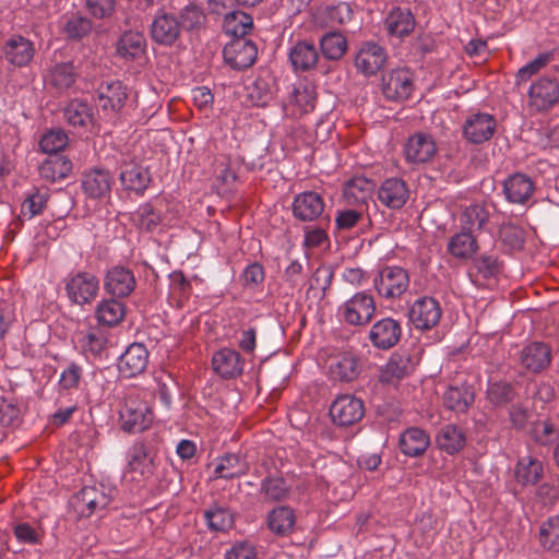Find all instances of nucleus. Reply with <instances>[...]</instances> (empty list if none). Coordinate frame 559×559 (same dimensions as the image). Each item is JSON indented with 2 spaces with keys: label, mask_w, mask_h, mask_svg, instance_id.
<instances>
[{
  "label": "nucleus",
  "mask_w": 559,
  "mask_h": 559,
  "mask_svg": "<svg viewBox=\"0 0 559 559\" xmlns=\"http://www.w3.org/2000/svg\"><path fill=\"white\" fill-rule=\"evenodd\" d=\"M49 193L47 190L35 189L27 198L23 201L21 206V214L32 218L43 212L46 207Z\"/></svg>",
  "instance_id": "55"
},
{
  "label": "nucleus",
  "mask_w": 559,
  "mask_h": 559,
  "mask_svg": "<svg viewBox=\"0 0 559 559\" xmlns=\"http://www.w3.org/2000/svg\"><path fill=\"white\" fill-rule=\"evenodd\" d=\"M122 429L128 432H141L150 427L153 413L145 402L128 399L120 409Z\"/></svg>",
  "instance_id": "7"
},
{
  "label": "nucleus",
  "mask_w": 559,
  "mask_h": 559,
  "mask_svg": "<svg viewBox=\"0 0 559 559\" xmlns=\"http://www.w3.org/2000/svg\"><path fill=\"white\" fill-rule=\"evenodd\" d=\"M329 370L332 379L350 382L360 374L361 366L354 354L344 353L333 359Z\"/></svg>",
  "instance_id": "30"
},
{
  "label": "nucleus",
  "mask_w": 559,
  "mask_h": 559,
  "mask_svg": "<svg viewBox=\"0 0 559 559\" xmlns=\"http://www.w3.org/2000/svg\"><path fill=\"white\" fill-rule=\"evenodd\" d=\"M115 489L103 484L84 486L72 498L74 509L82 516H91L108 507L114 497Z\"/></svg>",
  "instance_id": "2"
},
{
  "label": "nucleus",
  "mask_w": 559,
  "mask_h": 559,
  "mask_svg": "<svg viewBox=\"0 0 559 559\" xmlns=\"http://www.w3.org/2000/svg\"><path fill=\"white\" fill-rule=\"evenodd\" d=\"M436 143L430 135L416 133L404 145L406 160L413 164L429 162L436 154Z\"/></svg>",
  "instance_id": "26"
},
{
  "label": "nucleus",
  "mask_w": 559,
  "mask_h": 559,
  "mask_svg": "<svg viewBox=\"0 0 559 559\" xmlns=\"http://www.w3.org/2000/svg\"><path fill=\"white\" fill-rule=\"evenodd\" d=\"M415 16L407 8L394 7L384 19L388 35L397 38L408 36L415 28Z\"/></svg>",
  "instance_id": "28"
},
{
  "label": "nucleus",
  "mask_w": 559,
  "mask_h": 559,
  "mask_svg": "<svg viewBox=\"0 0 559 559\" xmlns=\"http://www.w3.org/2000/svg\"><path fill=\"white\" fill-rule=\"evenodd\" d=\"M489 219V212L484 204L475 203L466 206L460 217L463 230L469 233L481 230Z\"/></svg>",
  "instance_id": "42"
},
{
  "label": "nucleus",
  "mask_w": 559,
  "mask_h": 559,
  "mask_svg": "<svg viewBox=\"0 0 559 559\" xmlns=\"http://www.w3.org/2000/svg\"><path fill=\"white\" fill-rule=\"evenodd\" d=\"M247 88L248 96L254 106L264 107L273 98V88L266 79L258 78Z\"/></svg>",
  "instance_id": "54"
},
{
  "label": "nucleus",
  "mask_w": 559,
  "mask_h": 559,
  "mask_svg": "<svg viewBox=\"0 0 559 559\" xmlns=\"http://www.w3.org/2000/svg\"><path fill=\"white\" fill-rule=\"evenodd\" d=\"M76 73L71 62H64L55 66L49 75L50 84L60 90H67L75 82Z\"/></svg>",
  "instance_id": "52"
},
{
  "label": "nucleus",
  "mask_w": 559,
  "mask_h": 559,
  "mask_svg": "<svg viewBox=\"0 0 559 559\" xmlns=\"http://www.w3.org/2000/svg\"><path fill=\"white\" fill-rule=\"evenodd\" d=\"M365 414L364 403L350 394L338 396L330 407L332 420L338 426H352Z\"/></svg>",
  "instance_id": "12"
},
{
  "label": "nucleus",
  "mask_w": 559,
  "mask_h": 559,
  "mask_svg": "<svg viewBox=\"0 0 559 559\" xmlns=\"http://www.w3.org/2000/svg\"><path fill=\"white\" fill-rule=\"evenodd\" d=\"M97 99L102 109L118 112L128 99V88L119 80L103 82L97 88Z\"/></svg>",
  "instance_id": "25"
},
{
  "label": "nucleus",
  "mask_w": 559,
  "mask_h": 559,
  "mask_svg": "<svg viewBox=\"0 0 559 559\" xmlns=\"http://www.w3.org/2000/svg\"><path fill=\"white\" fill-rule=\"evenodd\" d=\"M430 444L429 436L419 428L413 427L406 429L399 439V447L406 456H421Z\"/></svg>",
  "instance_id": "31"
},
{
  "label": "nucleus",
  "mask_w": 559,
  "mask_h": 559,
  "mask_svg": "<svg viewBox=\"0 0 559 559\" xmlns=\"http://www.w3.org/2000/svg\"><path fill=\"white\" fill-rule=\"evenodd\" d=\"M374 183L364 176H355L344 187L345 201L352 205H364L373 191Z\"/></svg>",
  "instance_id": "34"
},
{
  "label": "nucleus",
  "mask_w": 559,
  "mask_h": 559,
  "mask_svg": "<svg viewBox=\"0 0 559 559\" xmlns=\"http://www.w3.org/2000/svg\"><path fill=\"white\" fill-rule=\"evenodd\" d=\"M539 543L549 551H559V516L549 518L540 525Z\"/></svg>",
  "instance_id": "51"
},
{
  "label": "nucleus",
  "mask_w": 559,
  "mask_h": 559,
  "mask_svg": "<svg viewBox=\"0 0 559 559\" xmlns=\"http://www.w3.org/2000/svg\"><path fill=\"white\" fill-rule=\"evenodd\" d=\"M296 522L294 510L288 507H277L273 509L267 516L270 530L281 536H286L293 532Z\"/></svg>",
  "instance_id": "41"
},
{
  "label": "nucleus",
  "mask_w": 559,
  "mask_h": 559,
  "mask_svg": "<svg viewBox=\"0 0 559 559\" xmlns=\"http://www.w3.org/2000/svg\"><path fill=\"white\" fill-rule=\"evenodd\" d=\"M180 27L187 31H192L194 28L200 27L205 16L198 5L188 2L187 4H185L180 12Z\"/></svg>",
  "instance_id": "59"
},
{
  "label": "nucleus",
  "mask_w": 559,
  "mask_h": 559,
  "mask_svg": "<svg viewBox=\"0 0 559 559\" xmlns=\"http://www.w3.org/2000/svg\"><path fill=\"white\" fill-rule=\"evenodd\" d=\"M245 361L241 355L231 348L217 350L212 358L214 371L224 379H234L243 371Z\"/></svg>",
  "instance_id": "27"
},
{
  "label": "nucleus",
  "mask_w": 559,
  "mask_h": 559,
  "mask_svg": "<svg viewBox=\"0 0 559 559\" xmlns=\"http://www.w3.org/2000/svg\"><path fill=\"white\" fill-rule=\"evenodd\" d=\"M145 47V37L138 31L124 32L117 41V52L124 59L140 58L144 53Z\"/></svg>",
  "instance_id": "36"
},
{
  "label": "nucleus",
  "mask_w": 559,
  "mask_h": 559,
  "mask_svg": "<svg viewBox=\"0 0 559 559\" xmlns=\"http://www.w3.org/2000/svg\"><path fill=\"white\" fill-rule=\"evenodd\" d=\"M223 56L230 68L242 71L255 62L258 48L250 39L234 38L224 47Z\"/></svg>",
  "instance_id": "5"
},
{
  "label": "nucleus",
  "mask_w": 559,
  "mask_h": 559,
  "mask_svg": "<svg viewBox=\"0 0 559 559\" xmlns=\"http://www.w3.org/2000/svg\"><path fill=\"white\" fill-rule=\"evenodd\" d=\"M343 320L354 326L369 323L376 312V302L371 295L359 292L340 307Z\"/></svg>",
  "instance_id": "4"
},
{
  "label": "nucleus",
  "mask_w": 559,
  "mask_h": 559,
  "mask_svg": "<svg viewBox=\"0 0 559 559\" xmlns=\"http://www.w3.org/2000/svg\"><path fill=\"white\" fill-rule=\"evenodd\" d=\"M249 471L248 462L238 454L228 453L219 459L215 466L216 478L233 479L246 475Z\"/></svg>",
  "instance_id": "37"
},
{
  "label": "nucleus",
  "mask_w": 559,
  "mask_h": 559,
  "mask_svg": "<svg viewBox=\"0 0 559 559\" xmlns=\"http://www.w3.org/2000/svg\"><path fill=\"white\" fill-rule=\"evenodd\" d=\"M132 219L140 229L151 231L160 224L162 216L152 204L144 203L132 214Z\"/></svg>",
  "instance_id": "53"
},
{
  "label": "nucleus",
  "mask_w": 559,
  "mask_h": 559,
  "mask_svg": "<svg viewBox=\"0 0 559 559\" xmlns=\"http://www.w3.org/2000/svg\"><path fill=\"white\" fill-rule=\"evenodd\" d=\"M535 191V185L531 177L522 173L510 175L503 181V194L512 204L525 205Z\"/></svg>",
  "instance_id": "19"
},
{
  "label": "nucleus",
  "mask_w": 559,
  "mask_h": 559,
  "mask_svg": "<svg viewBox=\"0 0 559 559\" xmlns=\"http://www.w3.org/2000/svg\"><path fill=\"white\" fill-rule=\"evenodd\" d=\"M362 217L364 212L361 209L338 211L335 217V224L340 230H349L355 227Z\"/></svg>",
  "instance_id": "62"
},
{
  "label": "nucleus",
  "mask_w": 559,
  "mask_h": 559,
  "mask_svg": "<svg viewBox=\"0 0 559 559\" xmlns=\"http://www.w3.org/2000/svg\"><path fill=\"white\" fill-rule=\"evenodd\" d=\"M92 21L87 17L76 15L72 16L64 25V33L70 39H82L92 31Z\"/></svg>",
  "instance_id": "57"
},
{
  "label": "nucleus",
  "mask_w": 559,
  "mask_h": 559,
  "mask_svg": "<svg viewBox=\"0 0 559 559\" xmlns=\"http://www.w3.org/2000/svg\"><path fill=\"white\" fill-rule=\"evenodd\" d=\"M500 240L510 249H521L524 243V231L513 224H506L499 230Z\"/></svg>",
  "instance_id": "58"
},
{
  "label": "nucleus",
  "mask_w": 559,
  "mask_h": 559,
  "mask_svg": "<svg viewBox=\"0 0 559 559\" xmlns=\"http://www.w3.org/2000/svg\"><path fill=\"white\" fill-rule=\"evenodd\" d=\"M314 91L304 84L292 85L288 92L287 105L297 109V114L302 115L314 108Z\"/></svg>",
  "instance_id": "44"
},
{
  "label": "nucleus",
  "mask_w": 559,
  "mask_h": 559,
  "mask_svg": "<svg viewBox=\"0 0 559 559\" xmlns=\"http://www.w3.org/2000/svg\"><path fill=\"white\" fill-rule=\"evenodd\" d=\"M550 61L549 53H542L537 56L534 60L522 67L515 78V84L520 85L522 83L527 82L534 74L538 73L543 68H545Z\"/></svg>",
  "instance_id": "60"
},
{
  "label": "nucleus",
  "mask_w": 559,
  "mask_h": 559,
  "mask_svg": "<svg viewBox=\"0 0 559 559\" xmlns=\"http://www.w3.org/2000/svg\"><path fill=\"white\" fill-rule=\"evenodd\" d=\"M119 169V180L123 189L136 194H143L151 182L148 169L132 159H123Z\"/></svg>",
  "instance_id": "15"
},
{
  "label": "nucleus",
  "mask_w": 559,
  "mask_h": 559,
  "mask_svg": "<svg viewBox=\"0 0 559 559\" xmlns=\"http://www.w3.org/2000/svg\"><path fill=\"white\" fill-rule=\"evenodd\" d=\"M388 55L383 47L373 43H364L355 56L354 64L358 72L371 76L382 70L386 63Z\"/></svg>",
  "instance_id": "11"
},
{
  "label": "nucleus",
  "mask_w": 559,
  "mask_h": 559,
  "mask_svg": "<svg viewBox=\"0 0 559 559\" xmlns=\"http://www.w3.org/2000/svg\"><path fill=\"white\" fill-rule=\"evenodd\" d=\"M487 400L495 406H503L518 397L515 386L507 381H496L488 384Z\"/></svg>",
  "instance_id": "48"
},
{
  "label": "nucleus",
  "mask_w": 559,
  "mask_h": 559,
  "mask_svg": "<svg viewBox=\"0 0 559 559\" xmlns=\"http://www.w3.org/2000/svg\"><path fill=\"white\" fill-rule=\"evenodd\" d=\"M68 145V135L63 130L52 129L43 134L39 146L40 150L48 154L53 155L62 151Z\"/></svg>",
  "instance_id": "56"
},
{
  "label": "nucleus",
  "mask_w": 559,
  "mask_h": 559,
  "mask_svg": "<svg viewBox=\"0 0 559 559\" xmlns=\"http://www.w3.org/2000/svg\"><path fill=\"white\" fill-rule=\"evenodd\" d=\"M289 485L281 476H267L261 483V493L269 502L285 500L289 496Z\"/></svg>",
  "instance_id": "47"
},
{
  "label": "nucleus",
  "mask_w": 559,
  "mask_h": 559,
  "mask_svg": "<svg viewBox=\"0 0 559 559\" xmlns=\"http://www.w3.org/2000/svg\"><path fill=\"white\" fill-rule=\"evenodd\" d=\"M520 361L526 370L538 373L550 365L551 350L545 343L533 342L521 350Z\"/></svg>",
  "instance_id": "29"
},
{
  "label": "nucleus",
  "mask_w": 559,
  "mask_h": 559,
  "mask_svg": "<svg viewBox=\"0 0 559 559\" xmlns=\"http://www.w3.org/2000/svg\"><path fill=\"white\" fill-rule=\"evenodd\" d=\"M418 360L409 353H395L381 370L382 383H394L409 376L416 368Z\"/></svg>",
  "instance_id": "21"
},
{
  "label": "nucleus",
  "mask_w": 559,
  "mask_h": 559,
  "mask_svg": "<svg viewBox=\"0 0 559 559\" xmlns=\"http://www.w3.org/2000/svg\"><path fill=\"white\" fill-rule=\"evenodd\" d=\"M442 401L447 409L456 414H464L475 402L474 385L466 381H456L444 391Z\"/></svg>",
  "instance_id": "16"
},
{
  "label": "nucleus",
  "mask_w": 559,
  "mask_h": 559,
  "mask_svg": "<svg viewBox=\"0 0 559 559\" xmlns=\"http://www.w3.org/2000/svg\"><path fill=\"white\" fill-rule=\"evenodd\" d=\"M324 211L322 197L314 191H305L294 198L293 214L301 222H312L319 218Z\"/></svg>",
  "instance_id": "22"
},
{
  "label": "nucleus",
  "mask_w": 559,
  "mask_h": 559,
  "mask_svg": "<svg viewBox=\"0 0 559 559\" xmlns=\"http://www.w3.org/2000/svg\"><path fill=\"white\" fill-rule=\"evenodd\" d=\"M465 442L463 430L451 424L443 426L436 437L438 448L451 455L463 450Z\"/></svg>",
  "instance_id": "35"
},
{
  "label": "nucleus",
  "mask_w": 559,
  "mask_h": 559,
  "mask_svg": "<svg viewBox=\"0 0 559 559\" xmlns=\"http://www.w3.org/2000/svg\"><path fill=\"white\" fill-rule=\"evenodd\" d=\"M3 58L16 68L26 67L35 55L34 43L22 35H12L3 45Z\"/></svg>",
  "instance_id": "17"
},
{
  "label": "nucleus",
  "mask_w": 559,
  "mask_h": 559,
  "mask_svg": "<svg viewBox=\"0 0 559 559\" xmlns=\"http://www.w3.org/2000/svg\"><path fill=\"white\" fill-rule=\"evenodd\" d=\"M255 547L247 540L236 542L225 552V559H257Z\"/></svg>",
  "instance_id": "64"
},
{
  "label": "nucleus",
  "mask_w": 559,
  "mask_h": 559,
  "mask_svg": "<svg viewBox=\"0 0 559 559\" xmlns=\"http://www.w3.org/2000/svg\"><path fill=\"white\" fill-rule=\"evenodd\" d=\"M467 230L455 234L448 243L449 252L459 259H469L477 251L476 238Z\"/></svg>",
  "instance_id": "43"
},
{
  "label": "nucleus",
  "mask_w": 559,
  "mask_h": 559,
  "mask_svg": "<svg viewBox=\"0 0 559 559\" xmlns=\"http://www.w3.org/2000/svg\"><path fill=\"white\" fill-rule=\"evenodd\" d=\"M120 298L104 299L96 308V317L100 324L115 326L119 324L126 316V305Z\"/></svg>",
  "instance_id": "40"
},
{
  "label": "nucleus",
  "mask_w": 559,
  "mask_h": 559,
  "mask_svg": "<svg viewBox=\"0 0 559 559\" xmlns=\"http://www.w3.org/2000/svg\"><path fill=\"white\" fill-rule=\"evenodd\" d=\"M180 23L170 13L159 12L151 24L152 39L163 46H173L179 38Z\"/></svg>",
  "instance_id": "18"
},
{
  "label": "nucleus",
  "mask_w": 559,
  "mask_h": 559,
  "mask_svg": "<svg viewBox=\"0 0 559 559\" xmlns=\"http://www.w3.org/2000/svg\"><path fill=\"white\" fill-rule=\"evenodd\" d=\"M408 285V274L400 266H386L374 278L377 292L385 298L400 297L407 290Z\"/></svg>",
  "instance_id": "8"
},
{
  "label": "nucleus",
  "mask_w": 559,
  "mask_h": 559,
  "mask_svg": "<svg viewBox=\"0 0 559 559\" xmlns=\"http://www.w3.org/2000/svg\"><path fill=\"white\" fill-rule=\"evenodd\" d=\"M527 96L533 111L546 114L559 104V82L551 76H540L531 84Z\"/></svg>",
  "instance_id": "3"
},
{
  "label": "nucleus",
  "mask_w": 559,
  "mask_h": 559,
  "mask_svg": "<svg viewBox=\"0 0 559 559\" xmlns=\"http://www.w3.org/2000/svg\"><path fill=\"white\" fill-rule=\"evenodd\" d=\"M136 287V280L133 272L122 265L110 267L104 277V289L116 298L130 296Z\"/></svg>",
  "instance_id": "13"
},
{
  "label": "nucleus",
  "mask_w": 559,
  "mask_h": 559,
  "mask_svg": "<svg viewBox=\"0 0 559 559\" xmlns=\"http://www.w3.org/2000/svg\"><path fill=\"white\" fill-rule=\"evenodd\" d=\"M43 179L49 182H56L67 178L72 171V162L63 155H49L38 168Z\"/></svg>",
  "instance_id": "32"
},
{
  "label": "nucleus",
  "mask_w": 559,
  "mask_h": 559,
  "mask_svg": "<svg viewBox=\"0 0 559 559\" xmlns=\"http://www.w3.org/2000/svg\"><path fill=\"white\" fill-rule=\"evenodd\" d=\"M148 362V352L143 344L133 343L120 356L118 368L126 378L142 373Z\"/></svg>",
  "instance_id": "24"
},
{
  "label": "nucleus",
  "mask_w": 559,
  "mask_h": 559,
  "mask_svg": "<svg viewBox=\"0 0 559 559\" xmlns=\"http://www.w3.org/2000/svg\"><path fill=\"white\" fill-rule=\"evenodd\" d=\"M401 337V323L391 317L376 321L368 333V340L372 346L380 350H389L393 348L397 345Z\"/></svg>",
  "instance_id": "9"
},
{
  "label": "nucleus",
  "mask_w": 559,
  "mask_h": 559,
  "mask_svg": "<svg viewBox=\"0 0 559 559\" xmlns=\"http://www.w3.org/2000/svg\"><path fill=\"white\" fill-rule=\"evenodd\" d=\"M514 473L519 484L522 486H533L543 477L544 467L539 460L524 456L519 460Z\"/></svg>",
  "instance_id": "38"
},
{
  "label": "nucleus",
  "mask_w": 559,
  "mask_h": 559,
  "mask_svg": "<svg viewBox=\"0 0 559 559\" xmlns=\"http://www.w3.org/2000/svg\"><path fill=\"white\" fill-rule=\"evenodd\" d=\"M64 288L68 299L78 306L92 305L99 292V280L86 271L70 273L64 278Z\"/></svg>",
  "instance_id": "1"
},
{
  "label": "nucleus",
  "mask_w": 559,
  "mask_h": 559,
  "mask_svg": "<svg viewBox=\"0 0 559 559\" xmlns=\"http://www.w3.org/2000/svg\"><path fill=\"white\" fill-rule=\"evenodd\" d=\"M154 456L144 443H135L130 450L129 466L142 475L152 474Z\"/></svg>",
  "instance_id": "49"
},
{
  "label": "nucleus",
  "mask_w": 559,
  "mask_h": 559,
  "mask_svg": "<svg viewBox=\"0 0 559 559\" xmlns=\"http://www.w3.org/2000/svg\"><path fill=\"white\" fill-rule=\"evenodd\" d=\"M204 519L209 528L214 532H225L234 524L230 512L219 506H213L205 510Z\"/></svg>",
  "instance_id": "50"
},
{
  "label": "nucleus",
  "mask_w": 559,
  "mask_h": 559,
  "mask_svg": "<svg viewBox=\"0 0 559 559\" xmlns=\"http://www.w3.org/2000/svg\"><path fill=\"white\" fill-rule=\"evenodd\" d=\"M253 28L251 15L242 11H234L225 16L224 29L235 38H246Z\"/></svg>",
  "instance_id": "46"
},
{
  "label": "nucleus",
  "mask_w": 559,
  "mask_h": 559,
  "mask_svg": "<svg viewBox=\"0 0 559 559\" xmlns=\"http://www.w3.org/2000/svg\"><path fill=\"white\" fill-rule=\"evenodd\" d=\"M414 87L413 74L406 69H395L383 75L382 93L388 100L403 102L407 99Z\"/></svg>",
  "instance_id": "10"
},
{
  "label": "nucleus",
  "mask_w": 559,
  "mask_h": 559,
  "mask_svg": "<svg viewBox=\"0 0 559 559\" xmlns=\"http://www.w3.org/2000/svg\"><path fill=\"white\" fill-rule=\"evenodd\" d=\"M409 198L408 185L401 178H388L378 189V199L386 207L402 209Z\"/></svg>",
  "instance_id": "23"
},
{
  "label": "nucleus",
  "mask_w": 559,
  "mask_h": 559,
  "mask_svg": "<svg viewBox=\"0 0 559 559\" xmlns=\"http://www.w3.org/2000/svg\"><path fill=\"white\" fill-rule=\"evenodd\" d=\"M441 314V307L432 297L417 299L408 311L411 322L418 330L432 329L439 323Z\"/></svg>",
  "instance_id": "14"
},
{
  "label": "nucleus",
  "mask_w": 559,
  "mask_h": 559,
  "mask_svg": "<svg viewBox=\"0 0 559 559\" xmlns=\"http://www.w3.org/2000/svg\"><path fill=\"white\" fill-rule=\"evenodd\" d=\"M114 185L112 175L103 168H93L82 177V189L86 197L99 200L110 194Z\"/></svg>",
  "instance_id": "20"
},
{
  "label": "nucleus",
  "mask_w": 559,
  "mask_h": 559,
  "mask_svg": "<svg viewBox=\"0 0 559 559\" xmlns=\"http://www.w3.org/2000/svg\"><path fill=\"white\" fill-rule=\"evenodd\" d=\"M63 116L72 127H86L93 122L94 114L90 103L85 99L74 98L66 106Z\"/></svg>",
  "instance_id": "39"
},
{
  "label": "nucleus",
  "mask_w": 559,
  "mask_h": 559,
  "mask_svg": "<svg viewBox=\"0 0 559 559\" xmlns=\"http://www.w3.org/2000/svg\"><path fill=\"white\" fill-rule=\"evenodd\" d=\"M82 379V368L72 362L60 374L59 385L63 390L76 389Z\"/></svg>",
  "instance_id": "63"
},
{
  "label": "nucleus",
  "mask_w": 559,
  "mask_h": 559,
  "mask_svg": "<svg viewBox=\"0 0 559 559\" xmlns=\"http://www.w3.org/2000/svg\"><path fill=\"white\" fill-rule=\"evenodd\" d=\"M320 48L326 59L340 60L347 51V39L338 32H329L320 38Z\"/></svg>",
  "instance_id": "45"
},
{
  "label": "nucleus",
  "mask_w": 559,
  "mask_h": 559,
  "mask_svg": "<svg viewBox=\"0 0 559 559\" xmlns=\"http://www.w3.org/2000/svg\"><path fill=\"white\" fill-rule=\"evenodd\" d=\"M474 266L483 278L496 277L501 271V262L497 257L481 254L474 260Z\"/></svg>",
  "instance_id": "61"
},
{
  "label": "nucleus",
  "mask_w": 559,
  "mask_h": 559,
  "mask_svg": "<svg viewBox=\"0 0 559 559\" xmlns=\"http://www.w3.org/2000/svg\"><path fill=\"white\" fill-rule=\"evenodd\" d=\"M289 60L295 70L308 71L317 64L319 53L313 43L301 40L292 47Z\"/></svg>",
  "instance_id": "33"
},
{
  "label": "nucleus",
  "mask_w": 559,
  "mask_h": 559,
  "mask_svg": "<svg viewBox=\"0 0 559 559\" xmlns=\"http://www.w3.org/2000/svg\"><path fill=\"white\" fill-rule=\"evenodd\" d=\"M497 130L496 118L487 112H473L463 124V135L469 143L483 144L488 142Z\"/></svg>",
  "instance_id": "6"
}]
</instances>
